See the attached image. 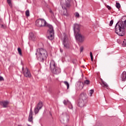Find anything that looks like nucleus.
Instances as JSON below:
<instances>
[{
    "label": "nucleus",
    "instance_id": "44",
    "mask_svg": "<svg viewBox=\"0 0 126 126\" xmlns=\"http://www.w3.org/2000/svg\"><path fill=\"white\" fill-rule=\"evenodd\" d=\"M18 126H22V125H18Z\"/></svg>",
    "mask_w": 126,
    "mask_h": 126
},
{
    "label": "nucleus",
    "instance_id": "42",
    "mask_svg": "<svg viewBox=\"0 0 126 126\" xmlns=\"http://www.w3.org/2000/svg\"><path fill=\"white\" fill-rule=\"evenodd\" d=\"M60 52H61V53H63V51H62V49H60Z\"/></svg>",
    "mask_w": 126,
    "mask_h": 126
},
{
    "label": "nucleus",
    "instance_id": "34",
    "mask_svg": "<svg viewBox=\"0 0 126 126\" xmlns=\"http://www.w3.org/2000/svg\"><path fill=\"white\" fill-rule=\"evenodd\" d=\"M1 28H2L3 29H5L6 27L5 26L3 25H1Z\"/></svg>",
    "mask_w": 126,
    "mask_h": 126
},
{
    "label": "nucleus",
    "instance_id": "46",
    "mask_svg": "<svg viewBox=\"0 0 126 126\" xmlns=\"http://www.w3.org/2000/svg\"><path fill=\"white\" fill-rule=\"evenodd\" d=\"M50 114L51 116H52V113H50Z\"/></svg>",
    "mask_w": 126,
    "mask_h": 126
},
{
    "label": "nucleus",
    "instance_id": "39",
    "mask_svg": "<svg viewBox=\"0 0 126 126\" xmlns=\"http://www.w3.org/2000/svg\"><path fill=\"white\" fill-rule=\"evenodd\" d=\"M49 12H50V13H51V14L54 13L53 12V11H52L51 9H50V10H49Z\"/></svg>",
    "mask_w": 126,
    "mask_h": 126
},
{
    "label": "nucleus",
    "instance_id": "2",
    "mask_svg": "<svg viewBox=\"0 0 126 126\" xmlns=\"http://www.w3.org/2000/svg\"><path fill=\"white\" fill-rule=\"evenodd\" d=\"M60 3L63 9V15L68 16L67 8L70 7V0H60Z\"/></svg>",
    "mask_w": 126,
    "mask_h": 126
},
{
    "label": "nucleus",
    "instance_id": "37",
    "mask_svg": "<svg viewBox=\"0 0 126 126\" xmlns=\"http://www.w3.org/2000/svg\"><path fill=\"white\" fill-rule=\"evenodd\" d=\"M75 16L76 17H79V13H76V15H75Z\"/></svg>",
    "mask_w": 126,
    "mask_h": 126
},
{
    "label": "nucleus",
    "instance_id": "5",
    "mask_svg": "<svg viewBox=\"0 0 126 126\" xmlns=\"http://www.w3.org/2000/svg\"><path fill=\"white\" fill-rule=\"evenodd\" d=\"M50 68L54 74H60L61 73V68L57 66V64L54 60H52L50 63Z\"/></svg>",
    "mask_w": 126,
    "mask_h": 126
},
{
    "label": "nucleus",
    "instance_id": "35",
    "mask_svg": "<svg viewBox=\"0 0 126 126\" xmlns=\"http://www.w3.org/2000/svg\"><path fill=\"white\" fill-rule=\"evenodd\" d=\"M106 7H107V8L109 9V10H110V9H112V8L109 5H107Z\"/></svg>",
    "mask_w": 126,
    "mask_h": 126
},
{
    "label": "nucleus",
    "instance_id": "43",
    "mask_svg": "<svg viewBox=\"0 0 126 126\" xmlns=\"http://www.w3.org/2000/svg\"><path fill=\"white\" fill-rule=\"evenodd\" d=\"M122 65V66H125V65H126V64H124V65Z\"/></svg>",
    "mask_w": 126,
    "mask_h": 126
},
{
    "label": "nucleus",
    "instance_id": "38",
    "mask_svg": "<svg viewBox=\"0 0 126 126\" xmlns=\"http://www.w3.org/2000/svg\"><path fill=\"white\" fill-rule=\"evenodd\" d=\"M123 44L126 46V39H125L124 41H123Z\"/></svg>",
    "mask_w": 126,
    "mask_h": 126
},
{
    "label": "nucleus",
    "instance_id": "18",
    "mask_svg": "<svg viewBox=\"0 0 126 126\" xmlns=\"http://www.w3.org/2000/svg\"><path fill=\"white\" fill-rule=\"evenodd\" d=\"M35 107L41 110V109L43 108V102H42L41 101H39Z\"/></svg>",
    "mask_w": 126,
    "mask_h": 126
},
{
    "label": "nucleus",
    "instance_id": "29",
    "mask_svg": "<svg viewBox=\"0 0 126 126\" xmlns=\"http://www.w3.org/2000/svg\"><path fill=\"white\" fill-rule=\"evenodd\" d=\"M90 93L91 94L90 96L91 97L92 96V94H93V93H94V90H91L90 91Z\"/></svg>",
    "mask_w": 126,
    "mask_h": 126
},
{
    "label": "nucleus",
    "instance_id": "31",
    "mask_svg": "<svg viewBox=\"0 0 126 126\" xmlns=\"http://www.w3.org/2000/svg\"><path fill=\"white\" fill-rule=\"evenodd\" d=\"M114 24V20H112L109 23V26H112L113 24Z\"/></svg>",
    "mask_w": 126,
    "mask_h": 126
},
{
    "label": "nucleus",
    "instance_id": "13",
    "mask_svg": "<svg viewBox=\"0 0 126 126\" xmlns=\"http://www.w3.org/2000/svg\"><path fill=\"white\" fill-rule=\"evenodd\" d=\"M73 31L74 34L79 33V32H80V25L76 23L74 24L73 26Z\"/></svg>",
    "mask_w": 126,
    "mask_h": 126
},
{
    "label": "nucleus",
    "instance_id": "4",
    "mask_svg": "<svg viewBox=\"0 0 126 126\" xmlns=\"http://www.w3.org/2000/svg\"><path fill=\"white\" fill-rule=\"evenodd\" d=\"M118 24H119V22H118L115 26V32L116 34L119 36H124L126 33L124 25L123 23H121V24L119 25Z\"/></svg>",
    "mask_w": 126,
    "mask_h": 126
},
{
    "label": "nucleus",
    "instance_id": "24",
    "mask_svg": "<svg viewBox=\"0 0 126 126\" xmlns=\"http://www.w3.org/2000/svg\"><path fill=\"white\" fill-rule=\"evenodd\" d=\"M26 16H27L28 17L30 16V13L29 12V10H27V11H26Z\"/></svg>",
    "mask_w": 126,
    "mask_h": 126
},
{
    "label": "nucleus",
    "instance_id": "1",
    "mask_svg": "<svg viewBox=\"0 0 126 126\" xmlns=\"http://www.w3.org/2000/svg\"><path fill=\"white\" fill-rule=\"evenodd\" d=\"M35 56L38 61L44 63L48 58V52L46 49L38 48L36 50Z\"/></svg>",
    "mask_w": 126,
    "mask_h": 126
},
{
    "label": "nucleus",
    "instance_id": "23",
    "mask_svg": "<svg viewBox=\"0 0 126 126\" xmlns=\"http://www.w3.org/2000/svg\"><path fill=\"white\" fill-rule=\"evenodd\" d=\"M8 4L9 5L10 7H12V4L11 3V0H7Z\"/></svg>",
    "mask_w": 126,
    "mask_h": 126
},
{
    "label": "nucleus",
    "instance_id": "32",
    "mask_svg": "<svg viewBox=\"0 0 126 126\" xmlns=\"http://www.w3.org/2000/svg\"><path fill=\"white\" fill-rule=\"evenodd\" d=\"M84 48L83 46H81L80 48V53H82V52H83Z\"/></svg>",
    "mask_w": 126,
    "mask_h": 126
},
{
    "label": "nucleus",
    "instance_id": "11",
    "mask_svg": "<svg viewBox=\"0 0 126 126\" xmlns=\"http://www.w3.org/2000/svg\"><path fill=\"white\" fill-rule=\"evenodd\" d=\"M63 44L65 49H68V48H69V44H68V41L67 40V36H66L65 34H64L63 38Z\"/></svg>",
    "mask_w": 126,
    "mask_h": 126
},
{
    "label": "nucleus",
    "instance_id": "16",
    "mask_svg": "<svg viewBox=\"0 0 126 126\" xmlns=\"http://www.w3.org/2000/svg\"><path fill=\"white\" fill-rule=\"evenodd\" d=\"M36 38V36L34 35L33 32H31L29 34V39L32 40V41H35V39Z\"/></svg>",
    "mask_w": 126,
    "mask_h": 126
},
{
    "label": "nucleus",
    "instance_id": "10",
    "mask_svg": "<svg viewBox=\"0 0 126 126\" xmlns=\"http://www.w3.org/2000/svg\"><path fill=\"white\" fill-rule=\"evenodd\" d=\"M76 40H77L80 43H82L84 42L85 40V36L82 35L81 34L78 33L74 34Z\"/></svg>",
    "mask_w": 126,
    "mask_h": 126
},
{
    "label": "nucleus",
    "instance_id": "36",
    "mask_svg": "<svg viewBox=\"0 0 126 126\" xmlns=\"http://www.w3.org/2000/svg\"><path fill=\"white\" fill-rule=\"evenodd\" d=\"M96 126H103V124H97L96 125Z\"/></svg>",
    "mask_w": 126,
    "mask_h": 126
},
{
    "label": "nucleus",
    "instance_id": "45",
    "mask_svg": "<svg viewBox=\"0 0 126 126\" xmlns=\"http://www.w3.org/2000/svg\"><path fill=\"white\" fill-rule=\"evenodd\" d=\"M28 126H31L30 125H28Z\"/></svg>",
    "mask_w": 126,
    "mask_h": 126
},
{
    "label": "nucleus",
    "instance_id": "3",
    "mask_svg": "<svg viewBox=\"0 0 126 126\" xmlns=\"http://www.w3.org/2000/svg\"><path fill=\"white\" fill-rule=\"evenodd\" d=\"M86 104H87V95L86 94L82 93L80 95L78 106L80 108H83L86 106Z\"/></svg>",
    "mask_w": 126,
    "mask_h": 126
},
{
    "label": "nucleus",
    "instance_id": "30",
    "mask_svg": "<svg viewBox=\"0 0 126 126\" xmlns=\"http://www.w3.org/2000/svg\"><path fill=\"white\" fill-rule=\"evenodd\" d=\"M69 109H72V104L70 102V103L68 104Z\"/></svg>",
    "mask_w": 126,
    "mask_h": 126
},
{
    "label": "nucleus",
    "instance_id": "14",
    "mask_svg": "<svg viewBox=\"0 0 126 126\" xmlns=\"http://www.w3.org/2000/svg\"><path fill=\"white\" fill-rule=\"evenodd\" d=\"M8 104H9V102H8V101H0V106H2L3 108H7V106H8Z\"/></svg>",
    "mask_w": 126,
    "mask_h": 126
},
{
    "label": "nucleus",
    "instance_id": "28",
    "mask_svg": "<svg viewBox=\"0 0 126 126\" xmlns=\"http://www.w3.org/2000/svg\"><path fill=\"white\" fill-rule=\"evenodd\" d=\"M90 57H91V60L92 62H93V55L92 54V52H90Z\"/></svg>",
    "mask_w": 126,
    "mask_h": 126
},
{
    "label": "nucleus",
    "instance_id": "19",
    "mask_svg": "<svg viewBox=\"0 0 126 126\" xmlns=\"http://www.w3.org/2000/svg\"><path fill=\"white\" fill-rule=\"evenodd\" d=\"M39 111H40V109L38 108V107H36V106H35V107L34 108V113L35 114V115H36V114H38V113H39Z\"/></svg>",
    "mask_w": 126,
    "mask_h": 126
},
{
    "label": "nucleus",
    "instance_id": "21",
    "mask_svg": "<svg viewBox=\"0 0 126 126\" xmlns=\"http://www.w3.org/2000/svg\"><path fill=\"white\" fill-rule=\"evenodd\" d=\"M84 85H89L90 84V81L88 80H86L84 81V82L83 83Z\"/></svg>",
    "mask_w": 126,
    "mask_h": 126
},
{
    "label": "nucleus",
    "instance_id": "20",
    "mask_svg": "<svg viewBox=\"0 0 126 126\" xmlns=\"http://www.w3.org/2000/svg\"><path fill=\"white\" fill-rule=\"evenodd\" d=\"M100 84H101V86H102V87L107 88L108 86L107 83H106L105 82H103V83H100Z\"/></svg>",
    "mask_w": 126,
    "mask_h": 126
},
{
    "label": "nucleus",
    "instance_id": "25",
    "mask_svg": "<svg viewBox=\"0 0 126 126\" xmlns=\"http://www.w3.org/2000/svg\"><path fill=\"white\" fill-rule=\"evenodd\" d=\"M18 52L20 55V56H22V51H21V49L20 48H18Z\"/></svg>",
    "mask_w": 126,
    "mask_h": 126
},
{
    "label": "nucleus",
    "instance_id": "8",
    "mask_svg": "<svg viewBox=\"0 0 126 126\" xmlns=\"http://www.w3.org/2000/svg\"><path fill=\"white\" fill-rule=\"evenodd\" d=\"M48 32L49 33V35L47 37V38L49 40H52L54 39V28H53V26L51 25H48Z\"/></svg>",
    "mask_w": 126,
    "mask_h": 126
},
{
    "label": "nucleus",
    "instance_id": "22",
    "mask_svg": "<svg viewBox=\"0 0 126 126\" xmlns=\"http://www.w3.org/2000/svg\"><path fill=\"white\" fill-rule=\"evenodd\" d=\"M63 103L64 105H68V104H70V102H69L68 100H64L63 101Z\"/></svg>",
    "mask_w": 126,
    "mask_h": 126
},
{
    "label": "nucleus",
    "instance_id": "12",
    "mask_svg": "<svg viewBox=\"0 0 126 126\" xmlns=\"http://www.w3.org/2000/svg\"><path fill=\"white\" fill-rule=\"evenodd\" d=\"M75 86L76 90H82L83 89V86H84V84L82 82L78 81L76 82Z\"/></svg>",
    "mask_w": 126,
    "mask_h": 126
},
{
    "label": "nucleus",
    "instance_id": "26",
    "mask_svg": "<svg viewBox=\"0 0 126 126\" xmlns=\"http://www.w3.org/2000/svg\"><path fill=\"white\" fill-rule=\"evenodd\" d=\"M116 7L117 8H118V9H120L121 7V4L119 2H116Z\"/></svg>",
    "mask_w": 126,
    "mask_h": 126
},
{
    "label": "nucleus",
    "instance_id": "17",
    "mask_svg": "<svg viewBox=\"0 0 126 126\" xmlns=\"http://www.w3.org/2000/svg\"><path fill=\"white\" fill-rule=\"evenodd\" d=\"M122 81H126V71H124L122 73V75L121 76Z\"/></svg>",
    "mask_w": 126,
    "mask_h": 126
},
{
    "label": "nucleus",
    "instance_id": "41",
    "mask_svg": "<svg viewBox=\"0 0 126 126\" xmlns=\"http://www.w3.org/2000/svg\"><path fill=\"white\" fill-rule=\"evenodd\" d=\"M124 24L126 25V20L124 21Z\"/></svg>",
    "mask_w": 126,
    "mask_h": 126
},
{
    "label": "nucleus",
    "instance_id": "15",
    "mask_svg": "<svg viewBox=\"0 0 126 126\" xmlns=\"http://www.w3.org/2000/svg\"><path fill=\"white\" fill-rule=\"evenodd\" d=\"M28 121L29 122H32L33 121V112H32V107L31 108V109L30 111Z\"/></svg>",
    "mask_w": 126,
    "mask_h": 126
},
{
    "label": "nucleus",
    "instance_id": "7",
    "mask_svg": "<svg viewBox=\"0 0 126 126\" xmlns=\"http://www.w3.org/2000/svg\"><path fill=\"white\" fill-rule=\"evenodd\" d=\"M35 25L37 27H45V26L48 27V25H49L47 24L46 20L43 19H38L35 21Z\"/></svg>",
    "mask_w": 126,
    "mask_h": 126
},
{
    "label": "nucleus",
    "instance_id": "9",
    "mask_svg": "<svg viewBox=\"0 0 126 126\" xmlns=\"http://www.w3.org/2000/svg\"><path fill=\"white\" fill-rule=\"evenodd\" d=\"M22 71H23V74H24L25 77H27V78H31V73L27 67H26L25 69H24V67H23L22 68Z\"/></svg>",
    "mask_w": 126,
    "mask_h": 126
},
{
    "label": "nucleus",
    "instance_id": "6",
    "mask_svg": "<svg viewBox=\"0 0 126 126\" xmlns=\"http://www.w3.org/2000/svg\"><path fill=\"white\" fill-rule=\"evenodd\" d=\"M60 122L62 123V124H64L65 122L68 123L69 121V115L67 114V112H64L62 113V114L60 117Z\"/></svg>",
    "mask_w": 126,
    "mask_h": 126
},
{
    "label": "nucleus",
    "instance_id": "33",
    "mask_svg": "<svg viewBox=\"0 0 126 126\" xmlns=\"http://www.w3.org/2000/svg\"><path fill=\"white\" fill-rule=\"evenodd\" d=\"M4 80V79H3V77L0 76V81H3Z\"/></svg>",
    "mask_w": 126,
    "mask_h": 126
},
{
    "label": "nucleus",
    "instance_id": "27",
    "mask_svg": "<svg viewBox=\"0 0 126 126\" xmlns=\"http://www.w3.org/2000/svg\"><path fill=\"white\" fill-rule=\"evenodd\" d=\"M64 83L65 85H66L67 86V89H68V88H69V84H68V82H67L66 81H64Z\"/></svg>",
    "mask_w": 126,
    "mask_h": 126
},
{
    "label": "nucleus",
    "instance_id": "40",
    "mask_svg": "<svg viewBox=\"0 0 126 126\" xmlns=\"http://www.w3.org/2000/svg\"><path fill=\"white\" fill-rule=\"evenodd\" d=\"M100 80H101V83H103V82H104L105 81H104L103 80V79H100Z\"/></svg>",
    "mask_w": 126,
    "mask_h": 126
}]
</instances>
